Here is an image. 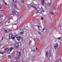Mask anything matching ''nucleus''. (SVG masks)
<instances>
[{"label": "nucleus", "instance_id": "nucleus-1", "mask_svg": "<svg viewBox=\"0 0 62 62\" xmlns=\"http://www.w3.org/2000/svg\"><path fill=\"white\" fill-rule=\"evenodd\" d=\"M48 51H46V54L45 55L46 57H47V58L48 60L50 59V57L51 55V52L49 51V53L48 54Z\"/></svg>", "mask_w": 62, "mask_h": 62}, {"label": "nucleus", "instance_id": "nucleus-2", "mask_svg": "<svg viewBox=\"0 0 62 62\" xmlns=\"http://www.w3.org/2000/svg\"><path fill=\"white\" fill-rule=\"evenodd\" d=\"M11 15H16L17 16H19V14L18 13V12H16V11H13L12 12V13L11 14Z\"/></svg>", "mask_w": 62, "mask_h": 62}, {"label": "nucleus", "instance_id": "nucleus-3", "mask_svg": "<svg viewBox=\"0 0 62 62\" xmlns=\"http://www.w3.org/2000/svg\"><path fill=\"white\" fill-rule=\"evenodd\" d=\"M13 5L14 7H15V8H16L17 9H18V7L17 6V5H16V2L13 3Z\"/></svg>", "mask_w": 62, "mask_h": 62}, {"label": "nucleus", "instance_id": "nucleus-4", "mask_svg": "<svg viewBox=\"0 0 62 62\" xmlns=\"http://www.w3.org/2000/svg\"><path fill=\"white\" fill-rule=\"evenodd\" d=\"M58 47V43H57L56 44H54V48L55 49H56Z\"/></svg>", "mask_w": 62, "mask_h": 62}, {"label": "nucleus", "instance_id": "nucleus-5", "mask_svg": "<svg viewBox=\"0 0 62 62\" xmlns=\"http://www.w3.org/2000/svg\"><path fill=\"white\" fill-rule=\"evenodd\" d=\"M4 50H5L7 51V52L8 53H10V52H11V51H10V49H8V48L4 49Z\"/></svg>", "mask_w": 62, "mask_h": 62}, {"label": "nucleus", "instance_id": "nucleus-6", "mask_svg": "<svg viewBox=\"0 0 62 62\" xmlns=\"http://www.w3.org/2000/svg\"><path fill=\"white\" fill-rule=\"evenodd\" d=\"M15 46L16 48L18 49L19 47L18 44L16 43L15 44Z\"/></svg>", "mask_w": 62, "mask_h": 62}, {"label": "nucleus", "instance_id": "nucleus-7", "mask_svg": "<svg viewBox=\"0 0 62 62\" xmlns=\"http://www.w3.org/2000/svg\"><path fill=\"white\" fill-rule=\"evenodd\" d=\"M41 1V4L42 5H44L45 2L43 0H40Z\"/></svg>", "mask_w": 62, "mask_h": 62}, {"label": "nucleus", "instance_id": "nucleus-8", "mask_svg": "<svg viewBox=\"0 0 62 62\" xmlns=\"http://www.w3.org/2000/svg\"><path fill=\"white\" fill-rule=\"evenodd\" d=\"M10 39H12L13 40H15V37H12V35L10 37Z\"/></svg>", "mask_w": 62, "mask_h": 62}, {"label": "nucleus", "instance_id": "nucleus-9", "mask_svg": "<svg viewBox=\"0 0 62 62\" xmlns=\"http://www.w3.org/2000/svg\"><path fill=\"white\" fill-rule=\"evenodd\" d=\"M32 8H34V9H35L36 10H38V8H36V7H35V6L32 5Z\"/></svg>", "mask_w": 62, "mask_h": 62}, {"label": "nucleus", "instance_id": "nucleus-10", "mask_svg": "<svg viewBox=\"0 0 62 62\" xmlns=\"http://www.w3.org/2000/svg\"><path fill=\"white\" fill-rule=\"evenodd\" d=\"M5 32H6V33H7V32L8 33V32H9V31H9L8 30H5Z\"/></svg>", "mask_w": 62, "mask_h": 62}, {"label": "nucleus", "instance_id": "nucleus-11", "mask_svg": "<svg viewBox=\"0 0 62 62\" xmlns=\"http://www.w3.org/2000/svg\"><path fill=\"white\" fill-rule=\"evenodd\" d=\"M19 56H17L16 57V59H19Z\"/></svg>", "mask_w": 62, "mask_h": 62}, {"label": "nucleus", "instance_id": "nucleus-12", "mask_svg": "<svg viewBox=\"0 0 62 62\" xmlns=\"http://www.w3.org/2000/svg\"><path fill=\"white\" fill-rule=\"evenodd\" d=\"M39 11H41V12H39ZM37 13H41V10H38V11H37Z\"/></svg>", "mask_w": 62, "mask_h": 62}, {"label": "nucleus", "instance_id": "nucleus-13", "mask_svg": "<svg viewBox=\"0 0 62 62\" xmlns=\"http://www.w3.org/2000/svg\"><path fill=\"white\" fill-rule=\"evenodd\" d=\"M45 29H46V28H44L42 30V32H43V31H44V30H45Z\"/></svg>", "mask_w": 62, "mask_h": 62}, {"label": "nucleus", "instance_id": "nucleus-14", "mask_svg": "<svg viewBox=\"0 0 62 62\" xmlns=\"http://www.w3.org/2000/svg\"><path fill=\"white\" fill-rule=\"evenodd\" d=\"M56 39H59V40H60L61 39V37L58 38H56Z\"/></svg>", "mask_w": 62, "mask_h": 62}, {"label": "nucleus", "instance_id": "nucleus-15", "mask_svg": "<svg viewBox=\"0 0 62 62\" xmlns=\"http://www.w3.org/2000/svg\"><path fill=\"white\" fill-rule=\"evenodd\" d=\"M36 26H38V29H40V27L39 26V25H36Z\"/></svg>", "mask_w": 62, "mask_h": 62}, {"label": "nucleus", "instance_id": "nucleus-16", "mask_svg": "<svg viewBox=\"0 0 62 62\" xmlns=\"http://www.w3.org/2000/svg\"><path fill=\"white\" fill-rule=\"evenodd\" d=\"M20 35H23V32H21L20 33Z\"/></svg>", "mask_w": 62, "mask_h": 62}, {"label": "nucleus", "instance_id": "nucleus-17", "mask_svg": "<svg viewBox=\"0 0 62 62\" xmlns=\"http://www.w3.org/2000/svg\"><path fill=\"white\" fill-rule=\"evenodd\" d=\"M13 47H11V48H10V51L11 52V51H12V50H13Z\"/></svg>", "mask_w": 62, "mask_h": 62}, {"label": "nucleus", "instance_id": "nucleus-18", "mask_svg": "<svg viewBox=\"0 0 62 62\" xmlns=\"http://www.w3.org/2000/svg\"><path fill=\"white\" fill-rule=\"evenodd\" d=\"M13 2H14V3H16L17 2V1L16 0H13Z\"/></svg>", "mask_w": 62, "mask_h": 62}, {"label": "nucleus", "instance_id": "nucleus-19", "mask_svg": "<svg viewBox=\"0 0 62 62\" xmlns=\"http://www.w3.org/2000/svg\"><path fill=\"white\" fill-rule=\"evenodd\" d=\"M24 2V0H21V2L22 3H23Z\"/></svg>", "mask_w": 62, "mask_h": 62}, {"label": "nucleus", "instance_id": "nucleus-20", "mask_svg": "<svg viewBox=\"0 0 62 62\" xmlns=\"http://www.w3.org/2000/svg\"><path fill=\"white\" fill-rule=\"evenodd\" d=\"M51 4V3H48V5L49 6H50Z\"/></svg>", "mask_w": 62, "mask_h": 62}, {"label": "nucleus", "instance_id": "nucleus-21", "mask_svg": "<svg viewBox=\"0 0 62 62\" xmlns=\"http://www.w3.org/2000/svg\"><path fill=\"white\" fill-rule=\"evenodd\" d=\"M5 49H8V50H10V47H8L7 48H6Z\"/></svg>", "mask_w": 62, "mask_h": 62}, {"label": "nucleus", "instance_id": "nucleus-22", "mask_svg": "<svg viewBox=\"0 0 62 62\" xmlns=\"http://www.w3.org/2000/svg\"><path fill=\"white\" fill-rule=\"evenodd\" d=\"M25 48H24V47H23V49L22 50V52H23V51H24V49Z\"/></svg>", "mask_w": 62, "mask_h": 62}, {"label": "nucleus", "instance_id": "nucleus-23", "mask_svg": "<svg viewBox=\"0 0 62 62\" xmlns=\"http://www.w3.org/2000/svg\"><path fill=\"white\" fill-rule=\"evenodd\" d=\"M50 13L52 15H53L54 13H53V12H50Z\"/></svg>", "mask_w": 62, "mask_h": 62}, {"label": "nucleus", "instance_id": "nucleus-24", "mask_svg": "<svg viewBox=\"0 0 62 62\" xmlns=\"http://www.w3.org/2000/svg\"><path fill=\"white\" fill-rule=\"evenodd\" d=\"M41 19L42 20H44V18H43V17H41Z\"/></svg>", "mask_w": 62, "mask_h": 62}, {"label": "nucleus", "instance_id": "nucleus-25", "mask_svg": "<svg viewBox=\"0 0 62 62\" xmlns=\"http://www.w3.org/2000/svg\"><path fill=\"white\" fill-rule=\"evenodd\" d=\"M8 57L9 58V59H11V56H10V55H9L8 56Z\"/></svg>", "mask_w": 62, "mask_h": 62}, {"label": "nucleus", "instance_id": "nucleus-26", "mask_svg": "<svg viewBox=\"0 0 62 62\" xmlns=\"http://www.w3.org/2000/svg\"><path fill=\"white\" fill-rule=\"evenodd\" d=\"M17 38V40H18V41H19L20 40V39L19 38Z\"/></svg>", "mask_w": 62, "mask_h": 62}, {"label": "nucleus", "instance_id": "nucleus-27", "mask_svg": "<svg viewBox=\"0 0 62 62\" xmlns=\"http://www.w3.org/2000/svg\"><path fill=\"white\" fill-rule=\"evenodd\" d=\"M12 35V34H10L9 35V39H10V35Z\"/></svg>", "mask_w": 62, "mask_h": 62}, {"label": "nucleus", "instance_id": "nucleus-28", "mask_svg": "<svg viewBox=\"0 0 62 62\" xmlns=\"http://www.w3.org/2000/svg\"><path fill=\"white\" fill-rule=\"evenodd\" d=\"M21 41V42H23V39H20Z\"/></svg>", "mask_w": 62, "mask_h": 62}, {"label": "nucleus", "instance_id": "nucleus-29", "mask_svg": "<svg viewBox=\"0 0 62 62\" xmlns=\"http://www.w3.org/2000/svg\"><path fill=\"white\" fill-rule=\"evenodd\" d=\"M16 38H21V37H20V36H19V37H16Z\"/></svg>", "mask_w": 62, "mask_h": 62}, {"label": "nucleus", "instance_id": "nucleus-30", "mask_svg": "<svg viewBox=\"0 0 62 62\" xmlns=\"http://www.w3.org/2000/svg\"><path fill=\"white\" fill-rule=\"evenodd\" d=\"M54 9L55 10H56V7H54Z\"/></svg>", "mask_w": 62, "mask_h": 62}, {"label": "nucleus", "instance_id": "nucleus-31", "mask_svg": "<svg viewBox=\"0 0 62 62\" xmlns=\"http://www.w3.org/2000/svg\"><path fill=\"white\" fill-rule=\"evenodd\" d=\"M0 54H3V53H2V52H0Z\"/></svg>", "mask_w": 62, "mask_h": 62}, {"label": "nucleus", "instance_id": "nucleus-32", "mask_svg": "<svg viewBox=\"0 0 62 62\" xmlns=\"http://www.w3.org/2000/svg\"><path fill=\"white\" fill-rule=\"evenodd\" d=\"M38 33L39 34H40V35H41V33H40V32H38Z\"/></svg>", "mask_w": 62, "mask_h": 62}, {"label": "nucleus", "instance_id": "nucleus-33", "mask_svg": "<svg viewBox=\"0 0 62 62\" xmlns=\"http://www.w3.org/2000/svg\"><path fill=\"white\" fill-rule=\"evenodd\" d=\"M16 52L15 51H14V52H13V54H15Z\"/></svg>", "mask_w": 62, "mask_h": 62}, {"label": "nucleus", "instance_id": "nucleus-34", "mask_svg": "<svg viewBox=\"0 0 62 62\" xmlns=\"http://www.w3.org/2000/svg\"><path fill=\"white\" fill-rule=\"evenodd\" d=\"M33 44H34V46H35V45H36V44H35V43H34Z\"/></svg>", "mask_w": 62, "mask_h": 62}, {"label": "nucleus", "instance_id": "nucleus-35", "mask_svg": "<svg viewBox=\"0 0 62 62\" xmlns=\"http://www.w3.org/2000/svg\"><path fill=\"white\" fill-rule=\"evenodd\" d=\"M5 5H7V3H5Z\"/></svg>", "mask_w": 62, "mask_h": 62}, {"label": "nucleus", "instance_id": "nucleus-36", "mask_svg": "<svg viewBox=\"0 0 62 62\" xmlns=\"http://www.w3.org/2000/svg\"><path fill=\"white\" fill-rule=\"evenodd\" d=\"M19 56H20V55H21V53H19Z\"/></svg>", "mask_w": 62, "mask_h": 62}, {"label": "nucleus", "instance_id": "nucleus-37", "mask_svg": "<svg viewBox=\"0 0 62 62\" xmlns=\"http://www.w3.org/2000/svg\"><path fill=\"white\" fill-rule=\"evenodd\" d=\"M33 52H35V50H34L33 51Z\"/></svg>", "mask_w": 62, "mask_h": 62}, {"label": "nucleus", "instance_id": "nucleus-38", "mask_svg": "<svg viewBox=\"0 0 62 62\" xmlns=\"http://www.w3.org/2000/svg\"><path fill=\"white\" fill-rule=\"evenodd\" d=\"M8 23H10V21H9V22H8Z\"/></svg>", "mask_w": 62, "mask_h": 62}, {"label": "nucleus", "instance_id": "nucleus-39", "mask_svg": "<svg viewBox=\"0 0 62 62\" xmlns=\"http://www.w3.org/2000/svg\"><path fill=\"white\" fill-rule=\"evenodd\" d=\"M36 50H38V48H37L36 47Z\"/></svg>", "mask_w": 62, "mask_h": 62}, {"label": "nucleus", "instance_id": "nucleus-40", "mask_svg": "<svg viewBox=\"0 0 62 62\" xmlns=\"http://www.w3.org/2000/svg\"><path fill=\"white\" fill-rule=\"evenodd\" d=\"M16 24H17L16 23H15L14 24V25H16Z\"/></svg>", "mask_w": 62, "mask_h": 62}, {"label": "nucleus", "instance_id": "nucleus-41", "mask_svg": "<svg viewBox=\"0 0 62 62\" xmlns=\"http://www.w3.org/2000/svg\"><path fill=\"white\" fill-rule=\"evenodd\" d=\"M4 3H6V2H5V1L4 2Z\"/></svg>", "mask_w": 62, "mask_h": 62}, {"label": "nucleus", "instance_id": "nucleus-42", "mask_svg": "<svg viewBox=\"0 0 62 62\" xmlns=\"http://www.w3.org/2000/svg\"><path fill=\"white\" fill-rule=\"evenodd\" d=\"M40 12H41V11H39V12H40Z\"/></svg>", "mask_w": 62, "mask_h": 62}, {"label": "nucleus", "instance_id": "nucleus-43", "mask_svg": "<svg viewBox=\"0 0 62 62\" xmlns=\"http://www.w3.org/2000/svg\"><path fill=\"white\" fill-rule=\"evenodd\" d=\"M15 37H16V35H15Z\"/></svg>", "mask_w": 62, "mask_h": 62}]
</instances>
